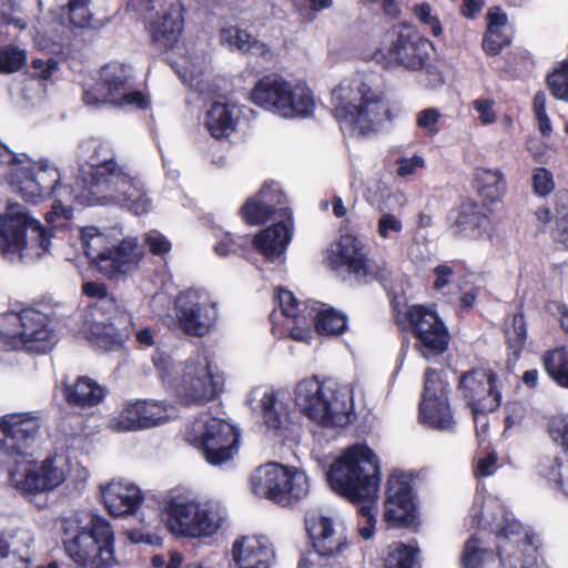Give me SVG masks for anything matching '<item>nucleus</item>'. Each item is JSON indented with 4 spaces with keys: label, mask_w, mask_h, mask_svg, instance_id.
Returning a JSON list of instances; mask_svg holds the SVG:
<instances>
[{
    "label": "nucleus",
    "mask_w": 568,
    "mask_h": 568,
    "mask_svg": "<svg viewBox=\"0 0 568 568\" xmlns=\"http://www.w3.org/2000/svg\"><path fill=\"white\" fill-rule=\"evenodd\" d=\"M51 237L52 232L18 204L9 205L0 215V252L3 256L21 255L30 246L39 248L37 255L40 257L49 252Z\"/></svg>",
    "instance_id": "11"
},
{
    "label": "nucleus",
    "mask_w": 568,
    "mask_h": 568,
    "mask_svg": "<svg viewBox=\"0 0 568 568\" xmlns=\"http://www.w3.org/2000/svg\"><path fill=\"white\" fill-rule=\"evenodd\" d=\"M555 217L561 224L568 222V191H558L555 195Z\"/></svg>",
    "instance_id": "64"
},
{
    "label": "nucleus",
    "mask_w": 568,
    "mask_h": 568,
    "mask_svg": "<svg viewBox=\"0 0 568 568\" xmlns=\"http://www.w3.org/2000/svg\"><path fill=\"white\" fill-rule=\"evenodd\" d=\"M134 193H128L125 192L124 195V202L128 209L133 212L135 215H142L149 212L151 201L146 196L145 193H140L138 191H134Z\"/></svg>",
    "instance_id": "59"
},
{
    "label": "nucleus",
    "mask_w": 568,
    "mask_h": 568,
    "mask_svg": "<svg viewBox=\"0 0 568 568\" xmlns=\"http://www.w3.org/2000/svg\"><path fill=\"white\" fill-rule=\"evenodd\" d=\"M440 118V113L437 109L429 108L420 111L417 115V125L422 129H425L428 134L435 135L438 133V121Z\"/></svg>",
    "instance_id": "58"
},
{
    "label": "nucleus",
    "mask_w": 568,
    "mask_h": 568,
    "mask_svg": "<svg viewBox=\"0 0 568 568\" xmlns=\"http://www.w3.org/2000/svg\"><path fill=\"white\" fill-rule=\"evenodd\" d=\"M250 99L254 104L287 119L310 116L315 108L313 92L305 83H293L274 73L255 83Z\"/></svg>",
    "instance_id": "8"
},
{
    "label": "nucleus",
    "mask_w": 568,
    "mask_h": 568,
    "mask_svg": "<svg viewBox=\"0 0 568 568\" xmlns=\"http://www.w3.org/2000/svg\"><path fill=\"white\" fill-rule=\"evenodd\" d=\"M27 53L14 44H7L0 48V73L11 74L24 67Z\"/></svg>",
    "instance_id": "46"
},
{
    "label": "nucleus",
    "mask_w": 568,
    "mask_h": 568,
    "mask_svg": "<svg viewBox=\"0 0 568 568\" xmlns=\"http://www.w3.org/2000/svg\"><path fill=\"white\" fill-rule=\"evenodd\" d=\"M80 240L90 266L109 281H125L139 270L144 257L135 237H124L115 245L100 248L104 237L95 226L83 227Z\"/></svg>",
    "instance_id": "4"
},
{
    "label": "nucleus",
    "mask_w": 568,
    "mask_h": 568,
    "mask_svg": "<svg viewBox=\"0 0 568 568\" xmlns=\"http://www.w3.org/2000/svg\"><path fill=\"white\" fill-rule=\"evenodd\" d=\"M32 169H34V175L45 200L54 197L52 209L58 214L60 210H64L63 201L82 203L88 195L97 194L95 189L109 182L110 178L115 174L118 163L113 158L100 163H92L88 176H77L75 187L62 185L59 170L45 161L39 162Z\"/></svg>",
    "instance_id": "7"
},
{
    "label": "nucleus",
    "mask_w": 568,
    "mask_h": 568,
    "mask_svg": "<svg viewBox=\"0 0 568 568\" xmlns=\"http://www.w3.org/2000/svg\"><path fill=\"white\" fill-rule=\"evenodd\" d=\"M457 389L478 425V415L496 412L503 400L498 374L488 367H473L459 375Z\"/></svg>",
    "instance_id": "14"
},
{
    "label": "nucleus",
    "mask_w": 568,
    "mask_h": 568,
    "mask_svg": "<svg viewBox=\"0 0 568 568\" xmlns=\"http://www.w3.org/2000/svg\"><path fill=\"white\" fill-rule=\"evenodd\" d=\"M39 429V419L28 414L4 415L0 419V453L19 463L28 455Z\"/></svg>",
    "instance_id": "21"
},
{
    "label": "nucleus",
    "mask_w": 568,
    "mask_h": 568,
    "mask_svg": "<svg viewBox=\"0 0 568 568\" xmlns=\"http://www.w3.org/2000/svg\"><path fill=\"white\" fill-rule=\"evenodd\" d=\"M11 182L14 186H17L19 194L27 202L38 204L45 201V197L42 194L41 187L39 186L38 180L34 175V169H17L12 174Z\"/></svg>",
    "instance_id": "38"
},
{
    "label": "nucleus",
    "mask_w": 568,
    "mask_h": 568,
    "mask_svg": "<svg viewBox=\"0 0 568 568\" xmlns=\"http://www.w3.org/2000/svg\"><path fill=\"white\" fill-rule=\"evenodd\" d=\"M62 394L69 406L87 408L99 405L106 388L88 376H79L73 384H62Z\"/></svg>",
    "instance_id": "33"
},
{
    "label": "nucleus",
    "mask_w": 568,
    "mask_h": 568,
    "mask_svg": "<svg viewBox=\"0 0 568 568\" xmlns=\"http://www.w3.org/2000/svg\"><path fill=\"white\" fill-rule=\"evenodd\" d=\"M392 307L396 324L402 332L414 337V349L423 358L436 359L448 351L452 335L436 310L424 304H413L402 310L395 301Z\"/></svg>",
    "instance_id": "6"
},
{
    "label": "nucleus",
    "mask_w": 568,
    "mask_h": 568,
    "mask_svg": "<svg viewBox=\"0 0 568 568\" xmlns=\"http://www.w3.org/2000/svg\"><path fill=\"white\" fill-rule=\"evenodd\" d=\"M173 387L184 405H204L220 395L223 382L212 373L209 361L197 356L185 361L182 375Z\"/></svg>",
    "instance_id": "17"
},
{
    "label": "nucleus",
    "mask_w": 568,
    "mask_h": 568,
    "mask_svg": "<svg viewBox=\"0 0 568 568\" xmlns=\"http://www.w3.org/2000/svg\"><path fill=\"white\" fill-rule=\"evenodd\" d=\"M89 308L93 316H101L105 322H118L122 313H129L113 294L95 301Z\"/></svg>",
    "instance_id": "47"
},
{
    "label": "nucleus",
    "mask_w": 568,
    "mask_h": 568,
    "mask_svg": "<svg viewBox=\"0 0 568 568\" xmlns=\"http://www.w3.org/2000/svg\"><path fill=\"white\" fill-rule=\"evenodd\" d=\"M493 210L473 199L463 200L447 215L448 229L456 237L480 240L494 231Z\"/></svg>",
    "instance_id": "20"
},
{
    "label": "nucleus",
    "mask_w": 568,
    "mask_h": 568,
    "mask_svg": "<svg viewBox=\"0 0 568 568\" xmlns=\"http://www.w3.org/2000/svg\"><path fill=\"white\" fill-rule=\"evenodd\" d=\"M531 184L534 193L538 196H547L555 189L554 175L546 168H536L532 171Z\"/></svg>",
    "instance_id": "52"
},
{
    "label": "nucleus",
    "mask_w": 568,
    "mask_h": 568,
    "mask_svg": "<svg viewBox=\"0 0 568 568\" xmlns=\"http://www.w3.org/2000/svg\"><path fill=\"white\" fill-rule=\"evenodd\" d=\"M239 439L240 433L232 424L210 417L195 437V445L209 464L217 466L231 460L237 453Z\"/></svg>",
    "instance_id": "19"
},
{
    "label": "nucleus",
    "mask_w": 568,
    "mask_h": 568,
    "mask_svg": "<svg viewBox=\"0 0 568 568\" xmlns=\"http://www.w3.org/2000/svg\"><path fill=\"white\" fill-rule=\"evenodd\" d=\"M494 105L495 102L490 99H477L473 102V108L478 112L483 124H491L497 120Z\"/></svg>",
    "instance_id": "62"
},
{
    "label": "nucleus",
    "mask_w": 568,
    "mask_h": 568,
    "mask_svg": "<svg viewBox=\"0 0 568 568\" xmlns=\"http://www.w3.org/2000/svg\"><path fill=\"white\" fill-rule=\"evenodd\" d=\"M176 315L185 334L203 337L215 325L217 310L214 303L204 301L197 292L190 290L179 295Z\"/></svg>",
    "instance_id": "23"
},
{
    "label": "nucleus",
    "mask_w": 568,
    "mask_h": 568,
    "mask_svg": "<svg viewBox=\"0 0 568 568\" xmlns=\"http://www.w3.org/2000/svg\"><path fill=\"white\" fill-rule=\"evenodd\" d=\"M30 559L10 549V544L0 537V568H30Z\"/></svg>",
    "instance_id": "53"
},
{
    "label": "nucleus",
    "mask_w": 568,
    "mask_h": 568,
    "mask_svg": "<svg viewBox=\"0 0 568 568\" xmlns=\"http://www.w3.org/2000/svg\"><path fill=\"white\" fill-rule=\"evenodd\" d=\"M326 476L331 488L351 503H373L381 483L379 460L367 445L355 444L335 459Z\"/></svg>",
    "instance_id": "3"
},
{
    "label": "nucleus",
    "mask_w": 568,
    "mask_h": 568,
    "mask_svg": "<svg viewBox=\"0 0 568 568\" xmlns=\"http://www.w3.org/2000/svg\"><path fill=\"white\" fill-rule=\"evenodd\" d=\"M333 114L341 130L351 135L368 136L394 118L383 90L373 89L362 75L344 79L332 91Z\"/></svg>",
    "instance_id": "1"
},
{
    "label": "nucleus",
    "mask_w": 568,
    "mask_h": 568,
    "mask_svg": "<svg viewBox=\"0 0 568 568\" xmlns=\"http://www.w3.org/2000/svg\"><path fill=\"white\" fill-rule=\"evenodd\" d=\"M498 456L496 452L488 453L485 457L478 458L474 468L476 477H489L495 474L498 468Z\"/></svg>",
    "instance_id": "61"
},
{
    "label": "nucleus",
    "mask_w": 568,
    "mask_h": 568,
    "mask_svg": "<svg viewBox=\"0 0 568 568\" xmlns=\"http://www.w3.org/2000/svg\"><path fill=\"white\" fill-rule=\"evenodd\" d=\"M134 328L131 313H122L118 322L91 321L84 327L87 339L93 345L112 351L121 347Z\"/></svg>",
    "instance_id": "25"
},
{
    "label": "nucleus",
    "mask_w": 568,
    "mask_h": 568,
    "mask_svg": "<svg viewBox=\"0 0 568 568\" xmlns=\"http://www.w3.org/2000/svg\"><path fill=\"white\" fill-rule=\"evenodd\" d=\"M275 298L281 307L282 314L284 316L291 317V318L295 320V322H297L298 316H300L298 315L300 303H298L297 298L294 296V294L286 288L278 287Z\"/></svg>",
    "instance_id": "54"
},
{
    "label": "nucleus",
    "mask_w": 568,
    "mask_h": 568,
    "mask_svg": "<svg viewBox=\"0 0 568 568\" xmlns=\"http://www.w3.org/2000/svg\"><path fill=\"white\" fill-rule=\"evenodd\" d=\"M0 333L9 338H18L27 348L38 353H47L52 346L53 332L49 316L32 307L2 314Z\"/></svg>",
    "instance_id": "15"
},
{
    "label": "nucleus",
    "mask_w": 568,
    "mask_h": 568,
    "mask_svg": "<svg viewBox=\"0 0 568 568\" xmlns=\"http://www.w3.org/2000/svg\"><path fill=\"white\" fill-rule=\"evenodd\" d=\"M337 248L341 263L347 266L349 273L364 282L375 278V270L364 252V244L358 237L352 234L342 235Z\"/></svg>",
    "instance_id": "30"
},
{
    "label": "nucleus",
    "mask_w": 568,
    "mask_h": 568,
    "mask_svg": "<svg viewBox=\"0 0 568 568\" xmlns=\"http://www.w3.org/2000/svg\"><path fill=\"white\" fill-rule=\"evenodd\" d=\"M564 450L555 457H544L537 465V474L551 488L568 497V419L561 433Z\"/></svg>",
    "instance_id": "31"
},
{
    "label": "nucleus",
    "mask_w": 568,
    "mask_h": 568,
    "mask_svg": "<svg viewBox=\"0 0 568 568\" xmlns=\"http://www.w3.org/2000/svg\"><path fill=\"white\" fill-rule=\"evenodd\" d=\"M304 523L311 546L318 556L335 557L346 548V537L336 531L331 517L314 513L307 514Z\"/></svg>",
    "instance_id": "24"
},
{
    "label": "nucleus",
    "mask_w": 568,
    "mask_h": 568,
    "mask_svg": "<svg viewBox=\"0 0 568 568\" xmlns=\"http://www.w3.org/2000/svg\"><path fill=\"white\" fill-rule=\"evenodd\" d=\"M149 252L156 256H164L172 250V243L162 233L152 231L144 236Z\"/></svg>",
    "instance_id": "55"
},
{
    "label": "nucleus",
    "mask_w": 568,
    "mask_h": 568,
    "mask_svg": "<svg viewBox=\"0 0 568 568\" xmlns=\"http://www.w3.org/2000/svg\"><path fill=\"white\" fill-rule=\"evenodd\" d=\"M61 540L68 558L80 568H114L119 564L113 526L102 515L89 513L87 520L63 518Z\"/></svg>",
    "instance_id": "2"
},
{
    "label": "nucleus",
    "mask_w": 568,
    "mask_h": 568,
    "mask_svg": "<svg viewBox=\"0 0 568 568\" xmlns=\"http://www.w3.org/2000/svg\"><path fill=\"white\" fill-rule=\"evenodd\" d=\"M168 530L176 537L207 538L220 530L223 518L219 513L194 500L171 498L162 510Z\"/></svg>",
    "instance_id": "13"
},
{
    "label": "nucleus",
    "mask_w": 568,
    "mask_h": 568,
    "mask_svg": "<svg viewBox=\"0 0 568 568\" xmlns=\"http://www.w3.org/2000/svg\"><path fill=\"white\" fill-rule=\"evenodd\" d=\"M449 383L438 369L427 368L418 405L419 420L437 430H453L455 419L449 404Z\"/></svg>",
    "instance_id": "16"
},
{
    "label": "nucleus",
    "mask_w": 568,
    "mask_h": 568,
    "mask_svg": "<svg viewBox=\"0 0 568 568\" xmlns=\"http://www.w3.org/2000/svg\"><path fill=\"white\" fill-rule=\"evenodd\" d=\"M271 214L281 221L257 232L253 237L254 250L265 261L274 262L282 257L293 236V213L286 194L274 182H265L254 194Z\"/></svg>",
    "instance_id": "9"
},
{
    "label": "nucleus",
    "mask_w": 568,
    "mask_h": 568,
    "mask_svg": "<svg viewBox=\"0 0 568 568\" xmlns=\"http://www.w3.org/2000/svg\"><path fill=\"white\" fill-rule=\"evenodd\" d=\"M166 419L165 407L158 402L136 400L124 405L114 426L121 432L150 428Z\"/></svg>",
    "instance_id": "28"
},
{
    "label": "nucleus",
    "mask_w": 568,
    "mask_h": 568,
    "mask_svg": "<svg viewBox=\"0 0 568 568\" xmlns=\"http://www.w3.org/2000/svg\"><path fill=\"white\" fill-rule=\"evenodd\" d=\"M254 247L253 239L248 235H236L225 233L221 240L214 245V251L219 256H227L231 254L244 256Z\"/></svg>",
    "instance_id": "43"
},
{
    "label": "nucleus",
    "mask_w": 568,
    "mask_h": 568,
    "mask_svg": "<svg viewBox=\"0 0 568 568\" xmlns=\"http://www.w3.org/2000/svg\"><path fill=\"white\" fill-rule=\"evenodd\" d=\"M62 474L53 465L52 459H44L39 468L28 469L18 488L26 494L52 490L62 483Z\"/></svg>",
    "instance_id": "34"
},
{
    "label": "nucleus",
    "mask_w": 568,
    "mask_h": 568,
    "mask_svg": "<svg viewBox=\"0 0 568 568\" xmlns=\"http://www.w3.org/2000/svg\"><path fill=\"white\" fill-rule=\"evenodd\" d=\"M358 513L364 520V525L359 526L358 532L363 539H371L374 536L376 526V517L373 513V506L363 505L361 506Z\"/></svg>",
    "instance_id": "60"
},
{
    "label": "nucleus",
    "mask_w": 568,
    "mask_h": 568,
    "mask_svg": "<svg viewBox=\"0 0 568 568\" xmlns=\"http://www.w3.org/2000/svg\"><path fill=\"white\" fill-rule=\"evenodd\" d=\"M511 39L503 30H486L481 41L484 52L489 57L498 55L504 48L508 47Z\"/></svg>",
    "instance_id": "50"
},
{
    "label": "nucleus",
    "mask_w": 568,
    "mask_h": 568,
    "mask_svg": "<svg viewBox=\"0 0 568 568\" xmlns=\"http://www.w3.org/2000/svg\"><path fill=\"white\" fill-rule=\"evenodd\" d=\"M497 556L503 568H530L537 561V548L520 521L508 516L495 529Z\"/></svg>",
    "instance_id": "18"
},
{
    "label": "nucleus",
    "mask_w": 568,
    "mask_h": 568,
    "mask_svg": "<svg viewBox=\"0 0 568 568\" xmlns=\"http://www.w3.org/2000/svg\"><path fill=\"white\" fill-rule=\"evenodd\" d=\"M508 356L517 361L527 341V326L523 313L513 316L511 326L505 329Z\"/></svg>",
    "instance_id": "42"
},
{
    "label": "nucleus",
    "mask_w": 568,
    "mask_h": 568,
    "mask_svg": "<svg viewBox=\"0 0 568 568\" xmlns=\"http://www.w3.org/2000/svg\"><path fill=\"white\" fill-rule=\"evenodd\" d=\"M264 424L275 435H282L288 428V413L285 406L277 400L274 393H265L261 399Z\"/></svg>",
    "instance_id": "37"
},
{
    "label": "nucleus",
    "mask_w": 568,
    "mask_h": 568,
    "mask_svg": "<svg viewBox=\"0 0 568 568\" xmlns=\"http://www.w3.org/2000/svg\"><path fill=\"white\" fill-rule=\"evenodd\" d=\"M118 105H134L139 110H145L150 105V101L146 95L141 91H132L128 93H123L118 101L115 102Z\"/></svg>",
    "instance_id": "63"
},
{
    "label": "nucleus",
    "mask_w": 568,
    "mask_h": 568,
    "mask_svg": "<svg viewBox=\"0 0 568 568\" xmlns=\"http://www.w3.org/2000/svg\"><path fill=\"white\" fill-rule=\"evenodd\" d=\"M542 367L559 387L568 389V347L556 346L541 355Z\"/></svg>",
    "instance_id": "36"
},
{
    "label": "nucleus",
    "mask_w": 568,
    "mask_h": 568,
    "mask_svg": "<svg viewBox=\"0 0 568 568\" xmlns=\"http://www.w3.org/2000/svg\"><path fill=\"white\" fill-rule=\"evenodd\" d=\"M419 549L404 542H393L387 548L384 568H414L418 559Z\"/></svg>",
    "instance_id": "41"
},
{
    "label": "nucleus",
    "mask_w": 568,
    "mask_h": 568,
    "mask_svg": "<svg viewBox=\"0 0 568 568\" xmlns=\"http://www.w3.org/2000/svg\"><path fill=\"white\" fill-rule=\"evenodd\" d=\"M103 82L109 100L116 102L126 89L128 78L121 72L120 74L105 75Z\"/></svg>",
    "instance_id": "56"
},
{
    "label": "nucleus",
    "mask_w": 568,
    "mask_h": 568,
    "mask_svg": "<svg viewBox=\"0 0 568 568\" xmlns=\"http://www.w3.org/2000/svg\"><path fill=\"white\" fill-rule=\"evenodd\" d=\"M232 556L239 568H271L274 551L264 537L242 536L234 541Z\"/></svg>",
    "instance_id": "29"
},
{
    "label": "nucleus",
    "mask_w": 568,
    "mask_h": 568,
    "mask_svg": "<svg viewBox=\"0 0 568 568\" xmlns=\"http://www.w3.org/2000/svg\"><path fill=\"white\" fill-rule=\"evenodd\" d=\"M387 37V47L378 48L373 53L374 60L384 68L422 71L429 64L434 45L413 24L402 22L393 27Z\"/></svg>",
    "instance_id": "10"
},
{
    "label": "nucleus",
    "mask_w": 568,
    "mask_h": 568,
    "mask_svg": "<svg viewBox=\"0 0 568 568\" xmlns=\"http://www.w3.org/2000/svg\"><path fill=\"white\" fill-rule=\"evenodd\" d=\"M471 185L486 205L500 202L507 192L506 176L499 169L477 166L473 173Z\"/></svg>",
    "instance_id": "32"
},
{
    "label": "nucleus",
    "mask_w": 568,
    "mask_h": 568,
    "mask_svg": "<svg viewBox=\"0 0 568 568\" xmlns=\"http://www.w3.org/2000/svg\"><path fill=\"white\" fill-rule=\"evenodd\" d=\"M480 540L471 536L464 545L463 554L460 557L462 568H481L485 556L488 550L481 548Z\"/></svg>",
    "instance_id": "48"
},
{
    "label": "nucleus",
    "mask_w": 568,
    "mask_h": 568,
    "mask_svg": "<svg viewBox=\"0 0 568 568\" xmlns=\"http://www.w3.org/2000/svg\"><path fill=\"white\" fill-rule=\"evenodd\" d=\"M384 517L389 526L396 528L409 527L417 518L412 479L404 473H394L388 477Z\"/></svg>",
    "instance_id": "22"
},
{
    "label": "nucleus",
    "mask_w": 568,
    "mask_h": 568,
    "mask_svg": "<svg viewBox=\"0 0 568 568\" xmlns=\"http://www.w3.org/2000/svg\"><path fill=\"white\" fill-rule=\"evenodd\" d=\"M239 214L246 225L260 226L267 223L274 216L255 195L246 199L240 207Z\"/></svg>",
    "instance_id": "45"
},
{
    "label": "nucleus",
    "mask_w": 568,
    "mask_h": 568,
    "mask_svg": "<svg viewBox=\"0 0 568 568\" xmlns=\"http://www.w3.org/2000/svg\"><path fill=\"white\" fill-rule=\"evenodd\" d=\"M530 62V57L525 51H511L506 57V67L504 71L510 75L515 77L519 71L526 69L528 63Z\"/></svg>",
    "instance_id": "57"
},
{
    "label": "nucleus",
    "mask_w": 568,
    "mask_h": 568,
    "mask_svg": "<svg viewBox=\"0 0 568 568\" xmlns=\"http://www.w3.org/2000/svg\"><path fill=\"white\" fill-rule=\"evenodd\" d=\"M504 435L509 433L513 428L523 425L527 416V407L520 400H508L504 406Z\"/></svg>",
    "instance_id": "51"
},
{
    "label": "nucleus",
    "mask_w": 568,
    "mask_h": 568,
    "mask_svg": "<svg viewBox=\"0 0 568 568\" xmlns=\"http://www.w3.org/2000/svg\"><path fill=\"white\" fill-rule=\"evenodd\" d=\"M294 393L303 414L318 425L343 427L351 423L353 399L346 390L312 376L298 382Z\"/></svg>",
    "instance_id": "5"
},
{
    "label": "nucleus",
    "mask_w": 568,
    "mask_h": 568,
    "mask_svg": "<svg viewBox=\"0 0 568 568\" xmlns=\"http://www.w3.org/2000/svg\"><path fill=\"white\" fill-rule=\"evenodd\" d=\"M546 84L555 99L568 103V57L559 61L547 74Z\"/></svg>",
    "instance_id": "44"
},
{
    "label": "nucleus",
    "mask_w": 568,
    "mask_h": 568,
    "mask_svg": "<svg viewBox=\"0 0 568 568\" xmlns=\"http://www.w3.org/2000/svg\"><path fill=\"white\" fill-rule=\"evenodd\" d=\"M222 41L234 45L239 51L243 53L253 52L256 50L260 53L267 51L266 44L254 38L246 30H242L239 27H229L221 30Z\"/></svg>",
    "instance_id": "40"
},
{
    "label": "nucleus",
    "mask_w": 568,
    "mask_h": 568,
    "mask_svg": "<svg viewBox=\"0 0 568 568\" xmlns=\"http://www.w3.org/2000/svg\"><path fill=\"white\" fill-rule=\"evenodd\" d=\"M183 12V7L174 3L162 16L148 23L146 30L154 47L166 52L178 45L184 31Z\"/></svg>",
    "instance_id": "27"
},
{
    "label": "nucleus",
    "mask_w": 568,
    "mask_h": 568,
    "mask_svg": "<svg viewBox=\"0 0 568 568\" xmlns=\"http://www.w3.org/2000/svg\"><path fill=\"white\" fill-rule=\"evenodd\" d=\"M255 495L262 496L282 507H290L308 495L306 474L295 467L277 463L260 466L251 478Z\"/></svg>",
    "instance_id": "12"
},
{
    "label": "nucleus",
    "mask_w": 568,
    "mask_h": 568,
    "mask_svg": "<svg viewBox=\"0 0 568 568\" xmlns=\"http://www.w3.org/2000/svg\"><path fill=\"white\" fill-rule=\"evenodd\" d=\"M100 489L102 503L113 517L135 514L144 500L140 487L124 480H111Z\"/></svg>",
    "instance_id": "26"
},
{
    "label": "nucleus",
    "mask_w": 568,
    "mask_h": 568,
    "mask_svg": "<svg viewBox=\"0 0 568 568\" xmlns=\"http://www.w3.org/2000/svg\"><path fill=\"white\" fill-rule=\"evenodd\" d=\"M239 118L234 105L213 102L205 115V126L216 140L229 138L237 126Z\"/></svg>",
    "instance_id": "35"
},
{
    "label": "nucleus",
    "mask_w": 568,
    "mask_h": 568,
    "mask_svg": "<svg viewBox=\"0 0 568 568\" xmlns=\"http://www.w3.org/2000/svg\"><path fill=\"white\" fill-rule=\"evenodd\" d=\"M413 13L424 28L429 29L434 37L437 38L443 33L440 20L437 14L433 13V8L428 2L415 4Z\"/></svg>",
    "instance_id": "49"
},
{
    "label": "nucleus",
    "mask_w": 568,
    "mask_h": 568,
    "mask_svg": "<svg viewBox=\"0 0 568 568\" xmlns=\"http://www.w3.org/2000/svg\"><path fill=\"white\" fill-rule=\"evenodd\" d=\"M314 327L320 335H341L347 329V317L342 312L328 307L315 315Z\"/></svg>",
    "instance_id": "39"
}]
</instances>
